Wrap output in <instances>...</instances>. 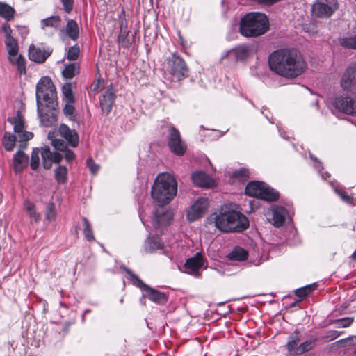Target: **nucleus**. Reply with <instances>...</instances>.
<instances>
[{"label": "nucleus", "instance_id": "obj_1", "mask_svg": "<svg viewBox=\"0 0 356 356\" xmlns=\"http://www.w3.org/2000/svg\"><path fill=\"white\" fill-rule=\"evenodd\" d=\"M268 63L272 71L286 78L297 77L306 68L304 60L294 49L273 51L269 56Z\"/></svg>", "mask_w": 356, "mask_h": 356}, {"label": "nucleus", "instance_id": "obj_2", "mask_svg": "<svg viewBox=\"0 0 356 356\" xmlns=\"http://www.w3.org/2000/svg\"><path fill=\"white\" fill-rule=\"evenodd\" d=\"M208 223L213 225L223 232H239L249 225L248 218L240 212L222 209L219 213L211 214L207 219Z\"/></svg>", "mask_w": 356, "mask_h": 356}, {"label": "nucleus", "instance_id": "obj_3", "mask_svg": "<svg viewBox=\"0 0 356 356\" xmlns=\"http://www.w3.org/2000/svg\"><path fill=\"white\" fill-rule=\"evenodd\" d=\"M177 184L175 178L168 173L159 174L151 189L154 202L159 207L168 204L175 197Z\"/></svg>", "mask_w": 356, "mask_h": 356}, {"label": "nucleus", "instance_id": "obj_4", "mask_svg": "<svg viewBox=\"0 0 356 356\" xmlns=\"http://www.w3.org/2000/svg\"><path fill=\"white\" fill-rule=\"evenodd\" d=\"M8 122L13 126L14 134L6 131L3 138V145L6 151L11 152L14 149L17 142L19 143V148L23 149L26 145V142L32 139V132L24 130V122L22 116L17 112V115L8 118Z\"/></svg>", "mask_w": 356, "mask_h": 356}, {"label": "nucleus", "instance_id": "obj_5", "mask_svg": "<svg viewBox=\"0 0 356 356\" xmlns=\"http://www.w3.org/2000/svg\"><path fill=\"white\" fill-rule=\"evenodd\" d=\"M269 29L267 16L261 13H250L241 18L239 31L245 37H257L264 34Z\"/></svg>", "mask_w": 356, "mask_h": 356}, {"label": "nucleus", "instance_id": "obj_6", "mask_svg": "<svg viewBox=\"0 0 356 356\" xmlns=\"http://www.w3.org/2000/svg\"><path fill=\"white\" fill-rule=\"evenodd\" d=\"M37 104H46L54 108L56 104V91L52 81L48 76L40 79L36 86Z\"/></svg>", "mask_w": 356, "mask_h": 356}, {"label": "nucleus", "instance_id": "obj_7", "mask_svg": "<svg viewBox=\"0 0 356 356\" xmlns=\"http://www.w3.org/2000/svg\"><path fill=\"white\" fill-rule=\"evenodd\" d=\"M246 195L256 197L268 202L276 201L279 198V193L261 181H251L245 188Z\"/></svg>", "mask_w": 356, "mask_h": 356}, {"label": "nucleus", "instance_id": "obj_8", "mask_svg": "<svg viewBox=\"0 0 356 356\" xmlns=\"http://www.w3.org/2000/svg\"><path fill=\"white\" fill-rule=\"evenodd\" d=\"M124 270L128 275V279L131 280L135 286L144 291L145 293V296L151 301L157 304H165L166 302L167 299L164 293L150 288L129 269L124 268Z\"/></svg>", "mask_w": 356, "mask_h": 356}, {"label": "nucleus", "instance_id": "obj_9", "mask_svg": "<svg viewBox=\"0 0 356 356\" xmlns=\"http://www.w3.org/2000/svg\"><path fill=\"white\" fill-rule=\"evenodd\" d=\"M167 140L168 147L172 153L177 156H182L185 154L187 145L181 139L178 129L172 126L170 127Z\"/></svg>", "mask_w": 356, "mask_h": 356}, {"label": "nucleus", "instance_id": "obj_10", "mask_svg": "<svg viewBox=\"0 0 356 356\" xmlns=\"http://www.w3.org/2000/svg\"><path fill=\"white\" fill-rule=\"evenodd\" d=\"M337 8V0H316L312 5V15L324 18L330 17Z\"/></svg>", "mask_w": 356, "mask_h": 356}, {"label": "nucleus", "instance_id": "obj_11", "mask_svg": "<svg viewBox=\"0 0 356 356\" xmlns=\"http://www.w3.org/2000/svg\"><path fill=\"white\" fill-rule=\"evenodd\" d=\"M168 69L170 73L178 81L181 80L186 74L188 68L184 60L179 56L173 54L168 58Z\"/></svg>", "mask_w": 356, "mask_h": 356}, {"label": "nucleus", "instance_id": "obj_12", "mask_svg": "<svg viewBox=\"0 0 356 356\" xmlns=\"http://www.w3.org/2000/svg\"><path fill=\"white\" fill-rule=\"evenodd\" d=\"M336 110L349 115L356 114V100L348 96H339L332 103Z\"/></svg>", "mask_w": 356, "mask_h": 356}, {"label": "nucleus", "instance_id": "obj_13", "mask_svg": "<svg viewBox=\"0 0 356 356\" xmlns=\"http://www.w3.org/2000/svg\"><path fill=\"white\" fill-rule=\"evenodd\" d=\"M209 206V200L207 197L198 198L193 205L191 206L187 212V219L193 222L202 217Z\"/></svg>", "mask_w": 356, "mask_h": 356}, {"label": "nucleus", "instance_id": "obj_14", "mask_svg": "<svg viewBox=\"0 0 356 356\" xmlns=\"http://www.w3.org/2000/svg\"><path fill=\"white\" fill-rule=\"evenodd\" d=\"M38 114L41 124L47 127H51L56 121L55 107L51 108L46 104H37Z\"/></svg>", "mask_w": 356, "mask_h": 356}, {"label": "nucleus", "instance_id": "obj_15", "mask_svg": "<svg viewBox=\"0 0 356 356\" xmlns=\"http://www.w3.org/2000/svg\"><path fill=\"white\" fill-rule=\"evenodd\" d=\"M52 50L42 45H31L29 49V57L31 60L38 63H43L51 55Z\"/></svg>", "mask_w": 356, "mask_h": 356}, {"label": "nucleus", "instance_id": "obj_16", "mask_svg": "<svg viewBox=\"0 0 356 356\" xmlns=\"http://www.w3.org/2000/svg\"><path fill=\"white\" fill-rule=\"evenodd\" d=\"M341 86L346 90L356 88V63L350 65L341 79Z\"/></svg>", "mask_w": 356, "mask_h": 356}, {"label": "nucleus", "instance_id": "obj_17", "mask_svg": "<svg viewBox=\"0 0 356 356\" xmlns=\"http://www.w3.org/2000/svg\"><path fill=\"white\" fill-rule=\"evenodd\" d=\"M40 154L42 159V165L45 169H49L53 163H59L63 159L60 152H51L49 147L44 146L41 148Z\"/></svg>", "mask_w": 356, "mask_h": 356}, {"label": "nucleus", "instance_id": "obj_18", "mask_svg": "<svg viewBox=\"0 0 356 356\" xmlns=\"http://www.w3.org/2000/svg\"><path fill=\"white\" fill-rule=\"evenodd\" d=\"M58 132L67 144L72 147H76L79 145V138L77 132L74 129H71L65 124L60 125Z\"/></svg>", "mask_w": 356, "mask_h": 356}, {"label": "nucleus", "instance_id": "obj_19", "mask_svg": "<svg viewBox=\"0 0 356 356\" xmlns=\"http://www.w3.org/2000/svg\"><path fill=\"white\" fill-rule=\"evenodd\" d=\"M203 266V258L200 253H196L193 257L186 260L183 268L188 274L197 275L199 270Z\"/></svg>", "mask_w": 356, "mask_h": 356}, {"label": "nucleus", "instance_id": "obj_20", "mask_svg": "<svg viewBox=\"0 0 356 356\" xmlns=\"http://www.w3.org/2000/svg\"><path fill=\"white\" fill-rule=\"evenodd\" d=\"M250 55V49L247 45H238L231 50L228 51L222 59L228 56L229 59H233L236 61H242L246 59Z\"/></svg>", "mask_w": 356, "mask_h": 356}, {"label": "nucleus", "instance_id": "obj_21", "mask_svg": "<svg viewBox=\"0 0 356 356\" xmlns=\"http://www.w3.org/2000/svg\"><path fill=\"white\" fill-rule=\"evenodd\" d=\"M193 184L200 187L211 188L214 186V181L203 172H195L192 174Z\"/></svg>", "mask_w": 356, "mask_h": 356}, {"label": "nucleus", "instance_id": "obj_22", "mask_svg": "<svg viewBox=\"0 0 356 356\" xmlns=\"http://www.w3.org/2000/svg\"><path fill=\"white\" fill-rule=\"evenodd\" d=\"M171 219V215L165 212L163 209H158L155 211L152 218V223L154 228L160 226L167 225Z\"/></svg>", "mask_w": 356, "mask_h": 356}, {"label": "nucleus", "instance_id": "obj_23", "mask_svg": "<svg viewBox=\"0 0 356 356\" xmlns=\"http://www.w3.org/2000/svg\"><path fill=\"white\" fill-rule=\"evenodd\" d=\"M51 144L54 147L63 154V158L64 157L67 162H70L75 159V154L73 151L69 149L67 145L63 140L60 139H51Z\"/></svg>", "mask_w": 356, "mask_h": 356}, {"label": "nucleus", "instance_id": "obj_24", "mask_svg": "<svg viewBox=\"0 0 356 356\" xmlns=\"http://www.w3.org/2000/svg\"><path fill=\"white\" fill-rule=\"evenodd\" d=\"M29 156L22 150L17 151L13 158V166L16 173H19L27 166Z\"/></svg>", "mask_w": 356, "mask_h": 356}, {"label": "nucleus", "instance_id": "obj_25", "mask_svg": "<svg viewBox=\"0 0 356 356\" xmlns=\"http://www.w3.org/2000/svg\"><path fill=\"white\" fill-rule=\"evenodd\" d=\"M287 211L282 206H275L272 208V220L273 225L280 227L285 221Z\"/></svg>", "mask_w": 356, "mask_h": 356}, {"label": "nucleus", "instance_id": "obj_26", "mask_svg": "<svg viewBox=\"0 0 356 356\" xmlns=\"http://www.w3.org/2000/svg\"><path fill=\"white\" fill-rule=\"evenodd\" d=\"M115 99V92L111 90H107L100 98V105L104 112L108 113L111 112L112 105Z\"/></svg>", "mask_w": 356, "mask_h": 356}, {"label": "nucleus", "instance_id": "obj_27", "mask_svg": "<svg viewBox=\"0 0 356 356\" xmlns=\"http://www.w3.org/2000/svg\"><path fill=\"white\" fill-rule=\"evenodd\" d=\"M339 42L345 49H356V27L350 33L341 36Z\"/></svg>", "mask_w": 356, "mask_h": 356}, {"label": "nucleus", "instance_id": "obj_28", "mask_svg": "<svg viewBox=\"0 0 356 356\" xmlns=\"http://www.w3.org/2000/svg\"><path fill=\"white\" fill-rule=\"evenodd\" d=\"M163 243L159 237H148L145 241L144 249L146 252L152 253L155 250H162Z\"/></svg>", "mask_w": 356, "mask_h": 356}, {"label": "nucleus", "instance_id": "obj_29", "mask_svg": "<svg viewBox=\"0 0 356 356\" xmlns=\"http://www.w3.org/2000/svg\"><path fill=\"white\" fill-rule=\"evenodd\" d=\"M5 44L8 54V60L10 63H14L15 57L18 53L17 41L13 38H6Z\"/></svg>", "mask_w": 356, "mask_h": 356}, {"label": "nucleus", "instance_id": "obj_30", "mask_svg": "<svg viewBox=\"0 0 356 356\" xmlns=\"http://www.w3.org/2000/svg\"><path fill=\"white\" fill-rule=\"evenodd\" d=\"M67 35L73 40H76L79 35L78 24L75 20L69 19L65 26Z\"/></svg>", "mask_w": 356, "mask_h": 356}, {"label": "nucleus", "instance_id": "obj_31", "mask_svg": "<svg viewBox=\"0 0 356 356\" xmlns=\"http://www.w3.org/2000/svg\"><path fill=\"white\" fill-rule=\"evenodd\" d=\"M61 22V19L59 16H51L50 17L44 19L41 21V28L45 29L47 28H52L57 29Z\"/></svg>", "mask_w": 356, "mask_h": 356}, {"label": "nucleus", "instance_id": "obj_32", "mask_svg": "<svg viewBox=\"0 0 356 356\" xmlns=\"http://www.w3.org/2000/svg\"><path fill=\"white\" fill-rule=\"evenodd\" d=\"M228 259L234 261H244L248 258V252L241 248H235L229 254Z\"/></svg>", "mask_w": 356, "mask_h": 356}, {"label": "nucleus", "instance_id": "obj_33", "mask_svg": "<svg viewBox=\"0 0 356 356\" xmlns=\"http://www.w3.org/2000/svg\"><path fill=\"white\" fill-rule=\"evenodd\" d=\"M299 333L297 331L293 332L288 338V341L286 348L289 353L295 354V350L298 346V343L300 341Z\"/></svg>", "mask_w": 356, "mask_h": 356}, {"label": "nucleus", "instance_id": "obj_34", "mask_svg": "<svg viewBox=\"0 0 356 356\" xmlns=\"http://www.w3.org/2000/svg\"><path fill=\"white\" fill-rule=\"evenodd\" d=\"M15 9L8 4L0 2V16L6 20H10L15 15Z\"/></svg>", "mask_w": 356, "mask_h": 356}, {"label": "nucleus", "instance_id": "obj_35", "mask_svg": "<svg viewBox=\"0 0 356 356\" xmlns=\"http://www.w3.org/2000/svg\"><path fill=\"white\" fill-rule=\"evenodd\" d=\"M79 65L77 63H70L65 66L62 74L65 79H71L79 73Z\"/></svg>", "mask_w": 356, "mask_h": 356}, {"label": "nucleus", "instance_id": "obj_36", "mask_svg": "<svg viewBox=\"0 0 356 356\" xmlns=\"http://www.w3.org/2000/svg\"><path fill=\"white\" fill-rule=\"evenodd\" d=\"M129 31H120L118 36V43L124 48H128L131 44V40L129 36Z\"/></svg>", "mask_w": 356, "mask_h": 356}, {"label": "nucleus", "instance_id": "obj_37", "mask_svg": "<svg viewBox=\"0 0 356 356\" xmlns=\"http://www.w3.org/2000/svg\"><path fill=\"white\" fill-rule=\"evenodd\" d=\"M315 340H309L300 343L295 350V355H301L312 350L315 346Z\"/></svg>", "mask_w": 356, "mask_h": 356}, {"label": "nucleus", "instance_id": "obj_38", "mask_svg": "<svg viewBox=\"0 0 356 356\" xmlns=\"http://www.w3.org/2000/svg\"><path fill=\"white\" fill-rule=\"evenodd\" d=\"M56 180L58 183H65L67 181V170L65 166L59 165L54 170Z\"/></svg>", "mask_w": 356, "mask_h": 356}, {"label": "nucleus", "instance_id": "obj_39", "mask_svg": "<svg viewBox=\"0 0 356 356\" xmlns=\"http://www.w3.org/2000/svg\"><path fill=\"white\" fill-rule=\"evenodd\" d=\"M82 220H83V234H84L85 238L88 241H93L95 239V237L93 235L92 226H91L90 223L87 220V218L85 217H83L82 218Z\"/></svg>", "mask_w": 356, "mask_h": 356}, {"label": "nucleus", "instance_id": "obj_40", "mask_svg": "<svg viewBox=\"0 0 356 356\" xmlns=\"http://www.w3.org/2000/svg\"><path fill=\"white\" fill-rule=\"evenodd\" d=\"M62 92L64 96L65 102H74V95L72 92V86L70 83L63 85Z\"/></svg>", "mask_w": 356, "mask_h": 356}, {"label": "nucleus", "instance_id": "obj_41", "mask_svg": "<svg viewBox=\"0 0 356 356\" xmlns=\"http://www.w3.org/2000/svg\"><path fill=\"white\" fill-rule=\"evenodd\" d=\"M316 289L315 284H309L304 287L298 289L295 291L296 296L301 298H306L309 293H311Z\"/></svg>", "mask_w": 356, "mask_h": 356}, {"label": "nucleus", "instance_id": "obj_42", "mask_svg": "<svg viewBox=\"0 0 356 356\" xmlns=\"http://www.w3.org/2000/svg\"><path fill=\"white\" fill-rule=\"evenodd\" d=\"M11 63L17 66V70L20 74L26 73V60L22 55H17L14 63Z\"/></svg>", "mask_w": 356, "mask_h": 356}, {"label": "nucleus", "instance_id": "obj_43", "mask_svg": "<svg viewBox=\"0 0 356 356\" xmlns=\"http://www.w3.org/2000/svg\"><path fill=\"white\" fill-rule=\"evenodd\" d=\"M40 150L38 148H35L33 149L31 153V168L33 170H36L40 163Z\"/></svg>", "mask_w": 356, "mask_h": 356}, {"label": "nucleus", "instance_id": "obj_44", "mask_svg": "<svg viewBox=\"0 0 356 356\" xmlns=\"http://www.w3.org/2000/svg\"><path fill=\"white\" fill-rule=\"evenodd\" d=\"M79 54V47L78 45H74L69 48L67 54V58L70 60H75L78 58Z\"/></svg>", "mask_w": 356, "mask_h": 356}, {"label": "nucleus", "instance_id": "obj_45", "mask_svg": "<svg viewBox=\"0 0 356 356\" xmlns=\"http://www.w3.org/2000/svg\"><path fill=\"white\" fill-rule=\"evenodd\" d=\"M56 213H55V204L53 202H49L47 206L46 211V218L48 220H53L55 218Z\"/></svg>", "mask_w": 356, "mask_h": 356}, {"label": "nucleus", "instance_id": "obj_46", "mask_svg": "<svg viewBox=\"0 0 356 356\" xmlns=\"http://www.w3.org/2000/svg\"><path fill=\"white\" fill-rule=\"evenodd\" d=\"M337 343L340 346L356 345V336H351L348 338L339 340Z\"/></svg>", "mask_w": 356, "mask_h": 356}, {"label": "nucleus", "instance_id": "obj_47", "mask_svg": "<svg viewBox=\"0 0 356 356\" xmlns=\"http://www.w3.org/2000/svg\"><path fill=\"white\" fill-rule=\"evenodd\" d=\"M65 106L63 108V112L65 115L67 117H69L70 119H72L74 117V102H65Z\"/></svg>", "mask_w": 356, "mask_h": 356}, {"label": "nucleus", "instance_id": "obj_48", "mask_svg": "<svg viewBox=\"0 0 356 356\" xmlns=\"http://www.w3.org/2000/svg\"><path fill=\"white\" fill-rule=\"evenodd\" d=\"M234 175L243 181L249 177L250 171L246 168H241L238 170H236L234 172Z\"/></svg>", "mask_w": 356, "mask_h": 356}, {"label": "nucleus", "instance_id": "obj_49", "mask_svg": "<svg viewBox=\"0 0 356 356\" xmlns=\"http://www.w3.org/2000/svg\"><path fill=\"white\" fill-rule=\"evenodd\" d=\"M353 322V318L346 317L341 319H339L337 321L338 327H349Z\"/></svg>", "mask_w": 356, "mask_h": 356}, {"label": "nucleus", "instance_id": "obj_50", "mask_svg": "<svg viewBox=\"0 0 356 356\" xmlns=\"http://www.w3.org/2000/svg\"><path fill=\"white\" fill-rule=\"evenodd\" d=\"M86 165L88 168L90 169V171L92 174H96L97 171L99 170V165H97L92 160V158H88L86 161Z\"/></svg>", "mask_w": 356, "mask_h": 356}, {"label": "nucleus", "instance_id": "obj_51", "mask_svg": "<svg viewBox=\"0 0 356 356\" xmlns=\"http://www.w3.org/2000/svg\"><path fill=\"white\" fill-rule=\"evenodd\" d=\"M334 191H335V193L337 194H338L340 196L341 199L343 202H346L348 204H351L352 203L353 198L350 196H349L348 194H346V193H344V192H343L341 191H339V190H338L337 188L334 190Z\"/></svg>", "mask_w": 356, "mask_h": 356}, {"label": "nucleus", "instance_id": "obj_52", "mask_svg": "<svg viewBox=\"0 0 356 356\" xmlns=\"http://www.w3.org/2000/svg\"><path fill=\"white\" fill-rule=\"evenodd\" d=\"M1 29L6 35V38H13V36H12L13 30L11 29V28L8 24H7V23L3 24L2 25Z\"/></svg>", "mask_w": 356, "mask_h": 356}, {"label": "nucleus", "instance_id": "obj_53", "mask_svg": "<svg viewBox=\"0 0 356 356\" xmlns=\"http://www.w3.org/2000/svg\"><path fill=\"white\" fill-rule=\"evenodd\" d=\"M64 9L67 13H70L73 7L74 0H61Z\"/></svg>", "mask_w": 356, "mask_h": 356}, {"label": "nucleus", "instance_id": "obj_54", "mask_svg": "<svg viewBox=\"0 0 356 356\" xmlns=\"http://www.w3.org/2000/svg\"><path fill=\"white\" fill-rule=\"evenodd\" d=\"M120 21V31H127V20L123 17Z\"/></svg>", "mask_w": 356, "mask_h": 356}, {"label": "nucleus", "instance_id": "obj_55", "mask_svg": "<svg viewBox=\"0 0 356 356\" xmlns=\"http://www.w3.org/2000/svg\"><path fill=\"white\" fill-rule=\"evenodd\" d=\"M28 213L29 216L33 218L35 221L39 220L40 215L35 211V208L31 211H29Z\"/></svg>", "mask_w": 356, "mask_h": 356}, {"label": "nucleus", "instance_id": "obj_56", "mask_svg": "<svg viewBox=\"0 0 356 356\" xmlns=\"http://www.w3.org/2000/svg\"><path fill=\"white\" fill-rule=\"evenodd\" d=\"M24 207H25L27 212L31 211L35 208L34 204L29 201H26L24 202Z\"/></svg>", "mask_w": 356, "mask_h": 356}, {"label": "nucleus", "instance_id": "obj_57", "mask_svg": "<svg viewBox=\"0 0 356 356\" xmlns=\"http://www.w3.org/2000/svg\"><path fill=\"white\" fill-rule=\"evenodd\" d=\"M278 1L279 0H263V3L270 5Z\"/></svg>", "mask_w": 356, "mask_h": 356}, {"label": "nucleus", "instance_id": "obj_58", "mask_svg": "<svg viewBox=\"0 0 356 356\" xmlns=\"http://www.w3.org/2000/svg\"><path fill=\"white\" fill-rule=\"evenodd\" d=\"M123 17H125V10L122 9L119 15V20L123 19Z\"/></svg>", "mask_w": 356, "mask_h": 356}, {"label": "nucleus", "instance_id": "obj_59", "mask_svg": "<svg viewBox=\"0 0 356 356\" xmlns=\"http://www.w3.org/2000/svg\"><path fill=\"white\" fill-rule=\"evenodd\" d=\"M330 176V175L327 173V172H325V173H323L321 175V177L323 179L326 180L327 179V177H328Z\"/></svg>", "mask_w": 356, "mask_h": 356}, {"label": "nucleus", "instance_id": "obj_60", "mask_svg": "<svg viewBox=\"0 0 356 356\" xmlns=\"http://www.w3.org/2000/svg\"><path fill=\"white\" fill-rule=\"evenodd\" d=\"M352 258L353 259H356V250H355V252L353 253L352 254Z\"/></svg>", "mask_w": 356, "mask_h": 356}, {"label": "nucleus", "instance_id": "obj_61", "mask_svg": "<svg viewBox=\"0 0 356 356\" xmlns=\"http://www.w3.org/2000/svg\"><path fill=\"white\" fill-rule=\"evenodd\" d=\"M310 158L314 161H317V159L316 157H314L313 155H310Z\"/></svg>", "mask_w": 356, "mask_h": 356}, {"label": "nucleus", "instance_id": "obj_62", "mask_svg": "<svg viewBox=\"0 0 356 356\" xmlns=\"http://www.w3.org/2000/svg\"><path fill=\"white\" fill-rule=\"evenodd\" d=\"M353 355H356V348H355V349L354 350V351H353Z\"/></svg>", "mask_w": 356, "mask_h": 356}, {"label": "nucleus", "instance_id": "obj_63", "mask_svg": "<svg viewBox=\"0 0 356 356\" xmlns=\"http://www.w3.org/2000/svg\"><path fill=\"white\" fill-rule=\"evenodd\" d=\"M1 198H2V195H1V194L0 193V202H1Z\"/></svg>", "mask_w": 356, "mask_h": 356}, {"label": "nucleus", "instance_id": "obj_64", "mask_svg": "<svg viewBox=\"0 0 356 356\" xmlns=\"http://www.w3.org/2000/svg\"><path fill=\"white\" fill-rule=\"evenodd\" d=\"M316 168H318V171H321V169L318 168L317 166H316Z\"/></svg>", "mask_w": 356, "mask_h": 356}]
</instances>
